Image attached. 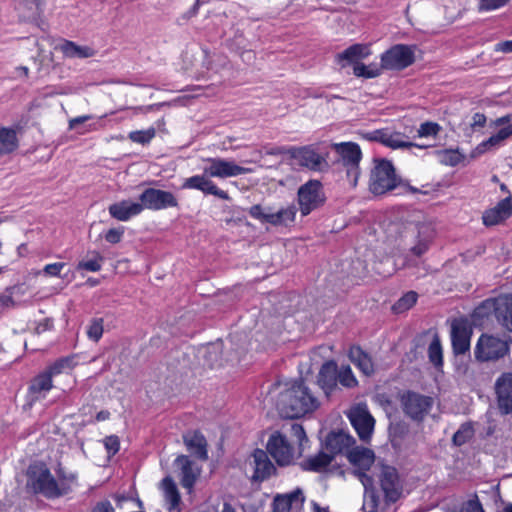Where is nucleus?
<instances>
[{"mask_svg": "<svg viewBox=\"0 0 512 512\" xmlns=\"http://www.w3.org/2000/svg\"><path fill=\"white\" fill-rule=\"evenodd\" d=\"M64 57L69 59H86L96 55V50L87 45H78L73 41H64L59 47Z\"/></svg>", "mask_w": 512, "mask_h": 512, "instance_id": "32", "label": "nucleus"}, {"mask_svg": "<svg viewBox=\"0 0 512 512\" xmlns=\"http://www.w3.org/2000/svg\"><path fill=\"white\" fill-rule=\"evenodd\" d=\"M28 484L36 493L47 498H57L68 494L77 485L74 473L59 466L56 476L44 464H34L28 468Z\"/></svg>", "mask_w": 512, "mask_h": 512, "instance_id": "2", "label": "nucleus"}, {"mask_svg": "<svg viewBox=\"0 0 512 512\" xmlns=\"http://www.w3.org/2000/svg\"><path fill=\"white\" fill-rule=\"evenodd\" d=\"M92 119L91 115H83L76 118H73L69 121V129H74L78 124H82L88 120Z\"/></svg>", "mask_w": 512, "mask_h": 512, "instance_id": "62", "label": "nucleus"}, {"mask_svg": "<svg viewBox=\"0 0 512 512\" xmlns=\"http://www.w3.org/2000/svg\"><path fill=\"white\" fill-rule=\"evenodd\" d=\"M493 125L495 127L501 128L496 134L492 135L486 142L483 143L484 146L499 145L512 135V114L497 118L493 121Z\"/></svg>", "mask_w": 512, "mask_h": 512, "instance_id": "31", "label": "nucleus"}, {"mask_svg": "<svg viewBox=\"0 0 512 512\" xmlns=\"http://www.w3.org/2000/svg\"><path fill=\"white\" fill-rule=\"evenodd\" d=\"M291 434L298 441L300 453L303 450L304 442H307V436L303 427L299 424H293L291 426Z\"/></svg>", "mask_w": 512, "mask_h": 512, "instance_id": "53", "label": "nucleus"}, {"mask_svg": "<svg viewBox=\"0 0 512 512\" xmlns=\"http://www.w3.org/2000/svg\"><path fill=\"white\" fill-rule=\"evenodd\" d=\"M371 54L369 45L366 44H354L338 53L335 56L336 62L342 67L347 65L359 64L362 60L366 59Z\"/></svg>", "mask_w": 512, "mask_h": 512, "instance_id": "22", "label": "nucleus"}, {"mask_svg": "<svg viewBox=\"0 0 512 512\" xmlns=\"http://www.w3.org/2000/svg\"><path fill=\"white\" fill-rule=\"evenodd\" d=\"M295 216V206H289L280 209L277 212H271V214L268 216V223L273 225H287L288 223H292L294 221Z\"/></svg>", "mask_w": 512, "mask_h": 512, "instance_id": "38", "label": "nucleus"}, {"mask_svg": "<svg viewBox=\"0 0 512 512\" xmlns=\"http://www.w3.org/2000/svg\"><path fill=\"white\" fill-rule=\"evenodd\" d=\"M18 148L16 131L12 128L0 127V155L14 152Z\"/></svg>", "mask_w": 512, "mask_h": 512, "instance_id": "36", "label": "nucleus"}, {"mask_svg": "<svg viewBox=\"0 0 512 512\" xmlns=\"http://www.w3.org/2000/svg\"><path fill=\"white\" fill-rule=\"evenodd\" d=\"M473 329L468 320L455 319L451 325V341L456 355L465 354L470 349V340Z\"/></svg>", "mask_w": 512, "mask_h": 512, "instance_id": "13", "label": "nucleus"}, {"mask_svg": "<svg viewBox=\"0 0 512 512\" xmlns=\"http://www.w3.org/2000/svg\"><path fill=\"white\" fill-rule=\"evenodd\" d=\"M347 458L354 467L358 468L357 475L363 486L367 489L368 486L372 485V479L363 471L368 470L374 463V452L365 447H354L348 451Z\"/></svg>", "mask_w": 512, "mask_h": 512, "instance_id": "11", "label": "nucleus"}, {"mask_svg": "<svg viewBox=\"0 0 512 512\" xmlns=\"http://www.w3.org/2000/svg\"><path fill=\"white\" fill-rule=\"evenodd\" d=\"M414 61L413 51L405 45H396L381 56L382 68L387 70H401Z\"/></svg>", "mask_w": 512, "mask_h": 512, "instance_id": "12", "label": "nucleus"}, {"mask_svg": "<svg viewBox=\"0 0 512 512\" xmlns=\"http://www.w3.org/2000/svg\"><path fill=\"white\" fill-rule=\"evenodd\" d=\"M350 422L362 441L370 439L374 430L375 420L367 410L366 406L354 407L349 415Z\"/></svg>", "mask_w": 512, "mask_h": 512, "instance_id": "17", "label": "nucleus"}, {"mask_svg": "<svg viewBox=\"0 0 512 512\" xmlns=\"http://www.w3.org/2000/svg\"><path fill=\"white\" fill-rule=\"evenodd\" d=\"M124 233L123 228H112L107 231L105 234V239L107 242L116 244L119 243L122 239Z\"/></svg>", "mask_w": 512, "mask_h": 512, "instance_id": "56", "label": "nucleus"}, {"mask_svg": "<svg viewBox=\"0 0 512 512\" xmlns=\"http://www.w3.org/2000/svg\"><path fill=\"white\" fill-rule=\"evenodd\" d=\"M417 293L410 291L402 296L393 306V310L396 313H402L410 309L417 301Z\"/></svg>", "mask_w": 512, "mask_h": 512, "instance_id": "44", "label": "nucleus"}, {"mask_svg": "<svg viewBox=\"0 0 512 512\" xmlns=\"http://www.w3.org/2000/svg\"><path fill=\"white\" fill-rule=\"evenodd\" d=\"M440 130L441 127L439 124L435 122H424L420 125L419 129L417 130V135L419 137L436 136Z\"/></svg>", "mask_w": 512, "mask_h": 512, "instance_id": "51", "label": "nucleus"}, {"mask_svg": "<svg viewBox=\"0 0 512 512\" xmlns=\"http://www.w3.org/2000/svg\"><path fill=\"white\" fill-rule=\"evenodd\" d=\"M267 450L280 466L289 465L294 459L293 448L288 443L286 437L279 432H275L270 436Z\"/></svg>", "mask_w": 512, "mask_h": 512, "instance_id": "15", "label": "nucleus"}, {"mask_svg": "<svg viewBox=\"0 0 512 512\" xmlns=\"http://www.w3.org/2000/svg\"><path fill=\"white\" fill-rule=\"evenodd\" d=\"M474 431L470 424L465 423L460 426L453 436L455 445L461 446L473 437Z\"/></svg>", "mask_w": 512, "mask_h": 512, "instance_id": "46", "label": "nucleus"}, {"mask_svg": "<svg viewBox=\"0 0 512 512\" xmlns=\"http://www.w3.org/2000/svg\"><path fill=\"white\" fill-rule=\"evenodd\" d=\"M461 512H484V510L480 502L475 499L467 501L463 505Z\"/></svg>", "mask_w": 512, "mask_h": 512, "instance_id": "59", "label": "nucleus"}, {"mask_svg": "<svg viewBox=\"0 0 512 512\" xmlns=\"http://www.w3.org/2000/svg\"><path fill=\"white\" fill-rule=\"evenodd\" d=\"M497 49L503 52H512V41L499 43Z\"/></svg>", "mask_w": 512, "mask_h": 512, "instance_id": "64", "label": "nucleus"}, {"mask_svg": "<svg viewBox=\"0 0 512 512\" xmlns=\"http://www.w3.org/2000/svg\"><path fill=\"white\" fill-rule=\"evenodd\" d=\"M497 407L502 415L512 413V373H502L495 381Z\"/></svg>", "mask_w": 512, "mask_h": 512, "instance_id": "14", "label": "nucleus"}, {"mask_svg": "<svg viewBox=\"0 0 512 512\" xmlns=\"http://www.w3.org/2000/svg\"><path fill=\"white\" fill-rule=\"evenodd\" d=\"M65 267V263L56 262L47 264L43 268V272L47 276H60L62 269Z\"/></svg>", "mask_w": 512, "mask_h": 512, "instance_id": "57", "label": "nucleus"}, {"mask_svg": "<svg viewBox=\"0 0 512 512\" xmlns=\"http://www.w3.org/2000/svg\"><path fill=\"white\" fill-rule=\"evenodd\" d=\"M204 167L206 175L215 178L236 177L252 172V169L237 165L234 161L223 158H207Z\"/></svg>", "mask_w": 512, "mask_h": 512, "instance_id": "9", "label": "nucleus"}, {"mask_svg": "<svg viewBox=\"0 0 512 512\" xmlns=\"http://www.w3.org/2000/svg\"><path fill=\"white\" fill-rule=\"evenodd\" d=\"M176 463L181 468V485L190 493L200 474V469L186 455H180Z\"/></svg>", "mask_w": 512, "mask_h": 512, "instance_id": "25", "label": "nucleus"}, {"mask_svg": "<svg viewBox=\"0 0 512 512\" xmlns=\"http://www.w3.org/2000/svg\"><path fill=\"white\" fill-rule=\"evenodd\" d=\"M297 196L299 209L303 216H307L325 202L322 184L318 180H310L300 186Z\"/></svg>", "mask_w": 512, "mask_h": 512, "instance_id": "7", "label": "nucleus"}, {"mask_svg": "<svg viewBox=\"0 0 512 512\" xmlns=\"http://www.w3.org/2000/svg\"><path fill=\"white\" fill-rule=\"evenodd\" d=\"M276 408L286 418H298L313 412L320 406V401L303 381L286 383L277 388Z\"/></svg>", "mask_w": 512, "mask_h": 512, "instance_id": "1", "label": "nucleus"}, {"mask_svg": "<svg viewBox=\"0 0 512 512\" xmlns=\"http://www.w3.org/2000/svg\"><path fill=\"white\" fill-rule=\"evenodd\" d=\"M103 260L104 258L99 253L95 252L93 259L80 261L77 265V270L98 272L102 267Z\"/></svg>", "mask_w": 512, "mask_h": 512, "instance_id": "48", "label": "nucleus"}, {"mask_svg": "<svg viewBox=\"0 0 512 512\" xmlns=\"http://www.w3.org/2000/svg\"><path fill=\"white\" fill-rule=\"evenodd\" d=\"M287 154L295 164L310 170H320L325 163V159L320 155L313 146H303L299 148H290Z\"/></svg>", "mask_w": 512, "mask_h": 512, "instance_id": "18", "label": "nucleus"}, {"mask_svg": "<svg viewBox=\"0 0 512 512\" xmlns=\"http://www.w3.org/2000/svg\"><path fill=\"white\" fill-rule=\"evenodd\" d=\"M142 211L162 210L168 207H177L178 201L173 193L165 190L147 188L139 196Z\"/></svg>", "mask_w": 512, "mask_h": 512, "instance_id": "8", "label": "nucleus"}, {"mask_svg": "<svg viewBox=\"0 0 512 512\" xmlns=\"http://www.w3.org/2000/svg\"><path fill=\"white\" fill-rule=\"evenodd\" d=\"M52 375L47 371L35 377L29 387L32 400L38 401L44 399L46 394L52 389Z\"/></svg>", "mask_w": 512, "mask_h": 512, "instance_id": "30", "label": "nucleus"}, {"mask_svg": "<svg viewBox=\"0 0 512 512\" xmlns=\"http://www.w3.org/2000/svg\"><path fill=\"white\" fill-rule=\"evenodd\" d=\"M509 352V340L488 334H482L474 348L477 361L488 362L503 358Z\"/></svg>", "mask_w": 512, "mask_h": 512, "instance_id": "5", "label": "nucleus"}, {"mask_svg": "<svg viewBox=\"0 0 512 512\" xmlns=\"http://www.w3.org/2000/svg\"><path fill=\"white\" fill-rule=\"evenodd\" d=\"M512 213L511 198L501 200L494 208L483 214V223L486 226L496 225L507 219Z\"/></svg>", "mask_w": 512, "mask_h": 512, "instance_id": "27", "label": "nucleus"}, {"mask_svg": "<svg viewBox=\"0 0 512 512\" xmlns=\"http://www.w3.org/2000/svg\"><path fill=\"white\" fill-rule=\"evenodd\" d=\"M486 123V116L482 113H475L472 117L471 126L473 128L483 127Z\"/></svg>", "mask_w": 512, "mask_h": 512, "instance_id": "60", "label": "nucleus"}, {"mask_svg": "<svg viewBox=\"0 0 512 512\" xmlns=\"http://www.w3.org/2000/svg\"><path fill=\"white\" fill-rule=\"evenodd\" d=\"M104 446L110 455H115L120 448V442L117 436H108L104 439Z\"/></svg>", "mask_w": 512, "mask_h": 512, "instance_id": "55", "label": "nucleus"}, {"mask_svg": "<svg viewBox=\"0 0 512 512\" xmlns=\"http://www.w3.org/2000/svg\"><path fill=\"white\" fill-rule=\"evenodd\" d=\"M395 168L387 160H375L369 176V191L374 195H383L394 190L400 184Z\"/></svg>", "mask_w": 512, "mask_h": 512, "instance_id": "4", "label": "nucleus"}, {"mask_svg": "<svg viewBox=\"0 0 512 512\" xmlns=\"http://www.w3.org/2000/svg\"><path fill=\"white\" fill-rule=\"evenodd\" d=\"M161 486L165 500L170 504L169 509H175L180 502V494L175 482L170 477H166L162 480Z\"/></svg>", "mask_w": 512, "mask_h": 512, "instance_id": "37", "label": "nucleus"}, {"mask_svg": "<svg viewBox=\"0 0 512 512\" xmlns=\"http://www.w3.org/2000/svg\"><path fill=\"white\" fill-rule=\"evenodd\" d=\"M156 135V130L154 128H149L147 130H138L132 131L129 133V139L135 143L139 144H147L149 143Z\"/></svg>", "mask_w": 512, "mask_h": 512, "instance_id": "47", "label": "nucleus"}, {"mask_svg": "<svg viewBox=\"0 0 512 512\" xmlns=\"http://www.w3.org/2000/svg\"><path fill=\"white\" fill-rule=\"evenodd\" d=\"M142 212L140 202L123 200L109 206L110 215L119 221H128Z\"/></svg>", "mask_w": 512, "mask_h": 512, "instance_id": "26", "label": "nucleus"}, {"mask_svg": "<svg viewBox=\"0 0 512 512\" xmlns=\"http://www.w3.org/2000/svg\"><path fill=\"white\" fill-rule=\"evenodd\" d=\"M103 319L94 318L90 321L87 328V336L89 339L98 342L103 334Z\"/></svg>", "mask_w": 512, "mask_h": 512, "instance_id": "49", "label": "nucleus"}, {"mask_svg": "<svg viewBox=\"0 0 512 512\" xmlns=\"http://www.w3.org/2000/svg\"><path fill=\"white\" fill-rule=\"evenodd\" d=\"M349 358L353 364H355L359 370L365 375H371L374 373V364L371 357L365 353L360 347L354 346L349 351Z\"/></svg>", "mask_w": 512, "mask_h": 512, "instance_id": "34", "label": "nucleus"}, {"mask_svg": "<svg viewBox=\"0 0 512 512\" xmlns=\"http://www.w3.org/2000/svg\"><path fill=\"white\" fill-rule=\"evenodd\" d=\"M509 0H477L479 11H491L504 6Z\"/></svg>", "mask_w": 512, "mask_h": 512, "instance_id": "52", "label": "nucleus"}, {"mask_svg": "<svg viewBox=\"0 0 512 512\" xmlns=\"http://www.w3.org/2000/svg\"><path fill=\"white\" fill-rule=\"evenodd\" d=\"M391 263V259L389 257H385L384 261H381L379 263L372 261V269L375 270L376 273L383 275V276H389L394 272V268H385V265H389Z\"/></svg>", "mask_w": 512, "mask_h": 512, "instance_id": "54", "label": "nucleus"}, {"mask_svg": "<svg viewBox=\"0 0 512 512\" xmlns=\"http://www.w3.org/2000/svg\"><path fill=\"white\" fill-rule=\"evenodd\" d=\"M337 382L346 388H352L357 385V379L355 378L351 368L347 365L337 368Z\"/></svg>", "mask_w": 512, "mask_h": 512, "instance_id": "42", "label": "nucleus"}, {"mask_svg": "<svg viewBox=\"0 0 512 512\" xmlns=\"http://www.w3.org/2000/svg\"><path fill=\"white\" fill-rule=\"evenodd\" d=\"M382 64L378 65L376 63H371L369 65H365L363 63L356 64L355 67H353V73L356 77H363V78H375L378 77L382 70Z\"/></svg>", "mask_w": 512, "mask_h": 512, "instance_id": "39", "label": "nucleus"}, {"mask_svg": "<svg viewBox=\"0 0 512 512\" xmlns=\"http://www.w3.org/2000/svg\"><path fill=\"white\" fill-rule=\"evenodd\" d=\"M187 449L201 460L208 458L207 442L205 437L197 432H189L183 437Z\"/></svg>", "mask_w": 512, "mask_h": 512, "instance_id": "29", "label": "nucleus"}, {"mask_svg": "<svg viewBox=\"0 0 512 512\" xmlns=\"http://www.w3.org/2000/svg\"><path fill=\"white\" fill-rule=\"evenodd\" d=\"M495 314L502 326L512 332V294L497 301Z\"/></svg>", "mask_w": 512, "mask_h": 512, "instance_id": "33", "label": "nucleus"}, {"mask_svg": "<svg viewBox=\"0 0 512 512\" xmlns=\"http://www.w3.org/2000/svg\"><path fill=\"white\" fill-rule=\"evenodd\" d=\"M250 465L254 469L252 479L256 481H263L268 478L275 470L274 465L269 460L267 453L264 450L257 449L251 456Z\"/></svg>", "mask_w": 512, "mask_h": 512, "instance_id": "23", "label": "nucleus"}, {"mask_svg": "<svg viewBox=\"0 0 512 512\" xmlns=\"http://www.w3.org/2000/svg\"><path fill=\"white\" fill-rule=\"evenodd\" d=\"M76 365L74 357H66L56 361L50 368L47 370L52 376L59 375L64 372H68L73 369Z\"/></svg>", "mask_w": 512, "mask_h": 512, "instance_id": "43", "label": "nucleus"}, {"mask_svg": "<svg viewBox=\"0 0 512 512\" xmlns=\"http://www.w3.org/2000/svg\"><path fill=\"white\" fill-rule=\"evenodd\" d=\"M435 236V229L429 222L406 224L400 232V247L405 252L403 267H417Z\"/></svg>", "mask_w": 512, "mask_h": 512, "instance_id": "3", "label": "nucleus"}, {"mask_svg": "<svg viewBox=\"0 0 512 512\" xmlns=\"http://www.w3.org/2000/svg\"><path fill=\"white\" fill-rule=\"evenodd\" d=\"M428 356H429L430 361L435 366H441L442 365V363H443L442 347H441L440 340H439V338L437 336H435L433 338V340L431 341V343L429 345Z\"/></svg>", "mask_w": 512, "mask_h": 512, "instance_id": "45", "label": "nucleus"}, {"mask_svg": "<svg viewBox=\"0 0 512 512\" xmlns=\"http://www.w3.org/2000/svg\"><path fill=\"white\" fill-rule=\"evenodd\" d=\"M333 149L346 168L349 183L352 187H356L360 176L359 163L362 158L360 147L353 142H342L333 144Z\"/></svg>", "mask_w": 512, "mask_h": 512, "instance_id": "6", "label": "nucleus"}, {"mask_svg": "<svg viewBox=\"0 0 512 512\" xmlns=\"http://www.w3.org/2000/svg\"><path fill=\"white\" fill-rule=\"evenodd\" d=\"M249 214L255 219L268 222V216L271 212H264L260 205H254L250 208Z\"/></svg>", "mask_w": 512, "mask_h": 512, "instance_id": "58", "label": "nucleus"}, {"mask_svg": "<svg viewBox=\"0 0 512 512\" xmlns=\"http://www.w3.org/2000/svg\"><path fill=\"white\" fill-rule=\"evenodd\" d=\"M337 365L335 362H326L321 367L318 374V384L324 391L326 397L338 390L337 386Z\"/></svg>", "mask_w": 512, "mask_h": 512, "instance_id": "24", "label": "nucleus"}, {"mask_svg": "<svg viewBox=\"0 0 512 512\" xmlns=\"http://www.w3.org/2000/svg\"><path fill=\"white\" fill-rule=\"evenodd\" d=\"M385 505V502L374 491L366 492L364 498V509L366 512H383Z\"/></svg>", "mask_w": 512, "mask_h": 512, "instance_id": "41", "label": "nucleus"}, {"mask_svg": "<svg viewBox=\"0 0 512 512\" xmlns=\"http://www.w3.org/2000/svg\"><path fill=\"white\" fill-rule=\"evenodd\" d=\"M333 455L326 452H319L317 455L309 457L301 462V467L306 471L321 472L332 462Z\"/></svg>", "mask_w": 512, "mask_h": 512, "instance_id": "35", "label": "nucleus"}, {"mask_svg": "<svg viewBox=\"0 0 512 512\" xmlns=\"http://www.w3.org/2000/svg\"><path fill=\"white\" fill-rule=\"evenodd\" d=\"M52 327V321L49 319H45L43 322L39 323L36 327V332L38 334L49 330Z\"/></svg>", "mask_w": 512, "mask_h": 512, "instance_id": "63", "label": "nucleus"}, {"mask_svg": "<svg viewBox=\"0 0 512 512\" xmlns=\"http://www.w3.org/2000/svg\"><path fill=\"white\" fill-rule=\"evenodd\" d=\"M92 512H114V508L110 502L104 501L98 503Z\"/></svg>", "mask_w": 512, "mask_h": 512, "instance_id": "61", "label": "nucleus"}, {"mask_svg": "<svg viewBox=\"0 0 512 512\" xmlns=\"http://www.w3.org/2000/svg\"><path fill=\"white\" fill-rule=\"evenodd\" d=\"M379 481L386 502H396L402 494V485L397 470L391 466H382Z\"/></svg>", "mask_w": 512, "mask_h": 512, "instance_id": "16", "label": "nucleus"}, {"mask_svg": "<svg viewBox=\"0 0 512 512\" xmlns=\"http://www.w3.org/2000/svg\"><path fill=\"white\" fill-rule=\"evenodd\" d=\"M222 343H215L208 347L206 353L207 362L212 366H221L222 361L219 359V354L222 352Z\"/></svg>", "mask_w": 512, "mask_h": 512, "instance_id": "50", "label": "nucleus"}, {"mask_svg": "<svg viewBox=\"0 0 512 512\" xmlns=\"http://www.w3.org/2000/svg\"><path fill=\"white\" fill-rule=\"evenodd\" d=\"M354 442L355 440L352 436L343 431H338L328 434L326 437L325 446L332 455L343 452L345 449H348L352 444H354Z\"/></svg>", "mask_w": 512, "mask_h": 512, "instance_id": "28", "label": "nucleus"}, {"mask_svg": "<svg viewBox=\"0 0 512 512\" xmlns=\"http://www.w3.org/2000/svg\"><path fill=\"white\" fill-rule=\"evenodd\" d=\"M404 413L413 420L420 421L432 407V399L415 392H406L401 396Z\"/></svg>", "mask_w": 512, "mask_h": 512, "instance_id": "10", "label": "nucleus"}, {"mask_svg": "<svg viewBox=\"0 0 512 512\" xmlns=\"http://www.w3.org/2000/svg\"><path fill=\"white\" fill-rule=\"evenodd\" d=\"M305 496L299 488L291 493L277 495L273 501V512H304Z\"/></svg>", "mask_w": 512, "mask_h": 512, "instance_id": "20", "label": "nucleus"}, {"mask_svg": "<svg viewBox=\"0 0 512 512\" xmlns=\"http://www.w3.org/2000/svg\"><path fill=\"white\" fill-rule=\"evenodd\" d=\"M439 161L448 166H456L459 164L464 155L458 149H445L437 152Z\"/></svg>", "mask_w": 512, "mask_h": 512, "instance_id": "40", "label": "nucleus"}, {"mask_svg": "<svg viewBox=\"0 0 512 512\" xmlns=\"http://www.w3.org/2000/svg\"><path fill=\"white\" fill-rule=\"evenodd\" d=\"M365 137L369 140L378 141L383 145L390 147L392 149L398 148H410V147H419L425 148L427 145H417L412 142L406 141L404 136L399 132H392L387 129L375 130L373 132L367 133Z\"/></svg>", "mask_w": 512, "mask_h": 512, "instance_id": "19", "label": "nucleus"}, {"mask_svg": "<svg viewBox=\"0 0 512 512\" xmlns=\"http://www.w3.org/2000/svg\"><path fill=\"white\" fill-rule=\"evenodd\" d=\"M182 187L185 189L200 190L205 194L214 195L223 200H229L228 193L219 189L214 182L210 180V176L206 175L204 171L202 175H195L187 178Z\"/></svg>", "mask_w": 512, "mask_h": 512, "instance_id": "21", "label": "nucleus"}]
</instances>
